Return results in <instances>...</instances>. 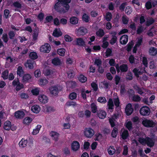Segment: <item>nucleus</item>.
<instances>
[{"label":"nucleus","mask_w":157,"mask_h":157,"mask_svg":"<svg viewBox=\"0 0 157 157\" xmlns=\"http://www.w3.org/2000/svg\"><path fill=\"white\" fill-rule=\"evenodd\" d=\"M96 35L99 37H102L105 34L104 30L102 29H99L96 33Z\"/></svg>","instance_id":"b1692460"},{"label":"nucleus","mask_w":157,"mask_h":157,"mask_svg":"<svg viewBox=\"0 0 157 157\" xmlns=\"http://www.w3.org/2000/svg\"><path fill=\"white\" fill-rule=\"evenodd\" d=\"M133 109L132 104L130 103L128 104L125 109V112L127 116L131 115L133 111Z\"/></svg>","instance_id":"1a4fd4ad"},{"label":"nucleus","mask_w":157,"mask_h":157,"mask_svg":"<svg viewBox=\"0 0 157 157\" xmlns=\"http://www.w3.org/2000/svg\"><path fill=\"white\" fill-rule=\"evenodd\" d=\"M94 133V130L91 128H86L84 132L85 136L88 138H91Z\"/></svg>","instance_id":"0eeeda50"},{"label":"nucleus","mask_w":157,"mask_h":157,"mask_svg":"<svg viewBox=\"0 0 157 157\" xmlns=\"http://www.w3.org/2000/svg\"><path fill=\"white\" fill-rule=\"evenodd\" d=\"M22 81L23 82H29L31 78V75L30 74H25L22 76Z\"/></svg>","instance_id":"dca6fc26"},{"label":"nucleus","mask_w":157,"mask_h":157,"mask_svg":"<svg viewBox=\"0 0 157 157\" xmlns=\"http://www.w3.org/2000/svg\"><path fill=\"white\" fill-rule=\"evenodd\" d=\"M108 105L109 109H114V105L112 98H109L108 102Z\"/></svg>","instance_id":"473e14b6"},{"label":"nucleus","mask_w":157,"mask_h":157,"mask_svg":"<svg viewBox=\"0 0 157 157\" xmlns=\"http://www.w3.org/2000/svg\"><path fill=\"white\" fill-rule=\"evenodd\" d=\"M79 81L82 83H85L87 80V77L82 74L80 75L79 77Z\"/></svg>","instance_id":"4c0bfd02"},{"label":"nucleus","mask_w":157,"mask_h":157,"mask_svg":"<svg viewBox=\"0 0 157 157\" xmlns=\"http://www.w3.org/2000/svg\"><path fill=\"white\" fill-rule=\"evenodd\" d=\"M9 71L6 70L4 71L2 73V77L4 80H6L8 78Z\"/></svg>","instance_id":"c85d7f7f"},{"label":"nucleus","mask_w":157,"mask_h":157,"mask_svg":"<svg viewBox=\"0 0 157 157\" xmlns=\"http://www.w3.org/2000/svg\"><path fill=\"white\" fill-rule=\"evenodd\" d=\"M128 152V148L127 145L124 146V149L122 153L123 155L126 156L127 155Z\"/></svg>","instance_id":"69168bd1"},{"label":"nucleus","mask_w":157,"mask_h":157,"mask_svg":"<svg viewBox=\"0 0 157 157\" xmlns=\"http://www.w3.org/2000/svg\"><path fill=\"white\" fill-rule=\"evenodd\" d=\"M87 33V30L84 27H81L79 28L77 31L76 34L78 36H84Z\"/></svg>","instance_id":"6e6552de"},{"label":"nucleus","mask_w":157,"mask_h":157,"mask_svg":"<svg viewBox=\"0 0 157 157\" xmlns=\"http://www.w3.org/2000/svg\"><path fill=\"white\" fill-rule=\"evenodd\" d=\"M91 108L92 112L93 113H95L97 112L98 109L96 105L93 103L91 105Z\"/></svg>","instance_id":"58836bf2"},{"label":"nucleus","mask_w":157,"mask_h":157,"mask_svg":"<svg viewBox=\"0 0 157 157\" xmlns=\"http://www.w3.org/2000/svg\"><path fill=\"white\" fill-rule=\"evenodd\" d=\"M20 97L22 99H26L28 98L29 96L27 94L22 93L20 94Z\"/></svg>","instance_id":"6e6d98bb"},{"label":"nucleus","mask_w":157,"mask_h":157,"mask_svg":"<svg viewBox=\"0 0 157 157\" xmlns=\"http://www.w3.org/2000/svg\"><path fill=\"white\" fill-rule=\"evenodd\" d=\"M129 134L128 131L127 130L124 129L122 132L121 136L122 138L125 140L127 139L129 136Z\"/></svg>","instance_id":"4be33fe9"},{"label":"nucleus","mask_w":157,"mask_h":157,"mask_svg":"<svg viewBox=\"0 0 157 157\" xmlns=\"http://www.w3.org/2000/svg\"><path fill=\"white\" fill-rule=\"evenodd\" d=\"M94 63L98 67L100 66L102 64V61L100 59H95Z\"/></svg>","instance_id":"13d9d810"},{"label":"nucleus","mask_w":157,"mask_h":157,"mask_svg":"<svg viewBox=\"0 0 157 157\" xmlns=\"http://www.w3.org/2000/svg\"><path fill=\"white\" fill-rule=\"evenodd\" d=\"M146 144L151 147H152L155 144V143L152 138L146 137Z\"/></svg>","instance_id":"4468645a"},{"label":"nucleus","mask_w":157,"mask_h":157,"mask_svg":"<svg viewBox=\"0 0 157 157\" xmlns=\"http://www.w3.org/2000/svg\"><path fill=\"white\" fill-rule=\"evenodd\" d=\"M51 136L52 139L55 141L58 140V138L59 136V134L58 132L54 131H52L50 132Z\"/></svg>","instance_id":"f3484780"},{"label":"nucleus","mask_w":157,"mask_h":157,"mask_svg":"<svg viewBox=\"0 0 157 157\" xmlns=\"http://www.w3.org/2000/svg\"><path fill=\"white\" fill-rule=\"evenodd\" d=\"M150 113L149 108L146 106H144L141 107L140 110V114L144 116H147L149 115Z\"/></svg>","instance_id":"20e7f679"},{"label":"nucleus","mask_w":157,"mask_h":157,"mask_svg":"<svg viewBox=\"0 0 157 157\" xmlns=\"http://www.w3.org/2000/svg\"><path fill=\"white\" fill-rule=\"evenodd\" d=\"M76 97L77 94L76 93L74 92H73L70 93L69 96V99L72 100L76 99Z\"/></svg>","instance_id":"864d4df0"},{"label":"nucleus","mask_w":157,"mask_h":157,"mask_svg":"<svg viewBox=\"0 0 157 157\" xmlns=\"http://www.w3.org/2000/svg\"><path fill=\"white\" fill-rule=\"evenodd\" d=\"M113 101L115 106L116 107L115 109L116 110H117V109L119 106L120 104V102L118 98H114L113 100Z\"/></svg>","instance_id":"c03bdc74"},{"label":"nucleus","mask_w":157,"mask_h":157,"mask_svg":"<svg viewBox=\"0 0 157 157\" xmlns=\"http://www.w3.org/2000/svg\"><path fill=\"white\" fill-rule=\"evenodd\" d=\"M38 100L40 102L44 104L47 102L48 98L46 95L42 94L39 96Z\"/></svg>","instance_id":"2eb2a0df"},{"label":"nucleus","mask_w":157,"mask_h":157,"mask_svg":"<svg viewBox=\"0 0 157 157\" xmlns=\"http://www.w3.org/2000/svg\"><path fill=\"white\" fill-rule=\"evenodd\" d=\"M157 49L154 47H151L149 50V53L150 55L155 56L157 54Z\"/></svg>","instance_id":"cd10ccee"},{"label":"nucleus","mask_w":157,"mask_h":157,"mask_svg":"<svg viewBox=\"0 0 157 157\" xmlns=\"http://www.w3.org/2000/svg\"><path fill=\"white\" fill-rule=\"evenodd\" d=\"M67 74L68 78H73L75 75V73L72 70H70L68 71Z\"/></svg>","instance_id":"603ef678"},{"label":"nucleus","mask_w":157,"mask_h":157,"mask_svg":"<svg viewBox=\"0 0 157 157\" xmlns=\"http://www.w3.org/2000/svg\"><path fill=\"white\" fill-rule=\"evenodd\" d=\"M29 58L32 59L31 60H33L36 59L38 57L36 53L34 52H31L29 54Z\"/></svg>","instance_id":"f704fd0d"},{"label":"nucleus","mask_w":157,"mask_h":157,"mask_svg":"<svg viewBox=\"0 0 157 157\" xmlns=\"http://www.w3.org/2000/svg\"><path fill=\"white\" fill-rule=\"evenodd\" d=\"M142 63L145 67H147L148 64L147 60L146 57L144 56L143 57Z\"/></svg>","instance_id":"338daca9"},{"label":"nucleus","mask_w":157,"mask_h":157,"mask_svg":"<svg viewBox=\"0 0 157 157\" xmlns=\"http://www.w3.org/2000/svg\"><path fill=\"white\" fill-rule=\"evenodd\" d=\"M54 5V9L58 12L60 13H64L67 12L70 9L69 4L71 0H57Z\"/></svg>","instance_id":"f257e3e1"},{"label":"nucleus","mask_w":157,"mask_h":157,"mask_svg":"<svg viewBox=\"0 0 157 157\" xmlns=\"http://www.w3.org/2000/svg\"><path fill=\"white\" fill-rule=\"evenodd\" d=\"M48 81L46 79L42 78L40 79L39 82V84L41 85L44 86L46 84Z\"/></svg>","instance_id":"79ce46f5"},{"label":"nucleus","mask_w":157,"mask_h":157,"mask_svg":"<svg viewBox=\"0 0 157 157\" xmlns=\"http://www.w3.org/2000/svg\"><path fill=\"white\" fill-rule=\"evenodd\" d=\"M76 44L80 46H84L86 45L85 41L82 38H76Z\"/></svg>","instance_id":"aec40b11"},{"label":"nucleus","mask_w":157,"mask_h":157,"mask_svg":"<svg viewBox=\"0 0 157 157\" xmlns=\"http://www.w3.org/2000/svg\"><path fill=\"white\" fill-rule=\"evenodd\" d=\"M76 102L71 101H68L66 103V105L68 106H72L73 107L76 106Z\"/></svg>","instance_id":"a18cd8bd"},{"label":"nucleus","mask_w":157,"mask_h":157,"mask_svg":"<svg viewBox=\"0 0 157 157\" xmlns=\"http://www.w3.org/2000/svg\"><path fill=\"white\" fill-rule=\"evenodd\" d=\"M31 110L34 113H38L40 111V107L39 105H35L32 107Z\"/></svg>","instance_id":"5701e85b"},{"label":"nucleus","mask_w":157,"mask_h":157,"mask_svg":"<svg viewBox=\"0 0 157 157\" xmlns=\"http://www.w3.org/2000/svg\"><path fill=\"white\" fill-rule=\"evenodd\" d=\"M142 123L144 127H153L155 125V123L153 121L147 119L143 120Z\"/></svg>","instance_id":"7ed1b4c3"},{"label":"nucleus","mask_w":157,"mask_h":157,"mask_svg":"<svg viewBox=\"0 0 157 157\" xmlns=\"http://www.w3.org/2000/svg\"><path fill=\"white\" fill-rule=\"evenodd\" d=\"M120 71L122 72H126L128 70V67L126 64H122L119 66Z\"/></svg>","instance_id":"a878e982"},{"label":"nucleus","mask_w":157,"mask_h":157,"mask_svg":"<svg viewBox=\"0 0 157 157\" xmlns=\"http://www.w3.org/2000/svg\"><path fill=\"white\" fill-rule=\"evenodd\" d=\"M2 39L5 43H7L9 40L7 35L6 33H4L3 34Z\"/></svg>","instance_id":"bf43d9fd"},{"label":"nucleus","mask_w":157,"mask_h":157,"mask_svg":"<svg viewBox=\"0 0 157 157\" xmlns=\"http://www.w3.org/2000/svg\"><path fill=\"white\" fill-rule=\"evenodd\" d=\"M112 17V14L110 12H108L106 13L105 17V19L108 21H110Z\"/></svg>","instance_id":"8fccbe9b"},{"label":"nucleus","mask_w":157,"mask_h":157,"mask_svg":"<svg viewBox=\"0 0 157 157\" xmlns=\"http://www.w3.org/2000/svg\"><path fill=\"white\" fill-rule=\"evenodd\" d=\"M78 19L75 17H72L70 19V22L72 24L75 25L78 22Z\"/></svg>","instance_id":"72a5a7b5"},{"label":"nucleus","mask_w":157,"mask_h":157,"mask_svg":"<svg viewBox=\"0 0 157 157\" xmlns=\"http://www.w3.org/2000/svg\"><path fill=\"white\" fill-rule=\"evenodd\" d=\"M82 19L85 22H88L89 21L90 18L86 13H84L82 16Z\"/></svg>","instance_id":"49530a36"},{"label":"nucleus","mask_w":157,"mask_h":157,"mask_svg":"<svg viewBox=\"0 0 157 157\" xmlns=\"http://www.w3.org/2000/svg\"><path fill=\"white\" fill-rule=\"evenodd\" d=\"M39 89L38 88L33 89L31 90V92L34 95L37 96L39 94Z\"/></svg>","instance_id":"37998d69"},{"label":"nucleus","mask_w":157,"mask_h":157,"mask_svg":"<svg viewBox=\"0 0 157 157\" xmlns=\"http://www.w3.org/2000/svg\"><path fill=\"white\" fill-rule=\"evenodd\" d=\"M11 128V123L9 121H6L4 123V128L6 130L9 131Z\"/></svg>","instance_id":"412c9836"},{"label":"nucleus","mask_w":157,"mask_h":157,"mask_svg":"<svg viewBox=\"0 0 157 157\" xmlns=\"http://www.w3.org/2000/svg\"><path fill=\"white\" fill-rule=\"evenodd\" d=\"M19 80L18 78H16L12 82V85L14 86H16L18 83H20Z\"/></svg>","instance_id":"774afa93"},{"label":"nucleus","mask_w":157,"mask_h":157,"mask_svg":"<svg viewBox=\"0 0 157 157\" xmlns=\"http://www.w3.org/2000/svg\"><path fill=\"white\" fill-rule=\"evenodd\" d=\"M128 40V36L127 35H124L121 36L120 38V42L123 45L127 44Z\"/></svg>","instance_id":"9d476101"},{"label":"nucleus","mask_w":157,"mask_h":157,"mask_svg":"<svg viewBox=\"0 0 157 157\" xmlns=\"http://www.w3.org/2000/svg\"><path fill=\"white\" fill-rule=\"evenodd\" d=\"M35 61L34 60L29 59L28 60L27 62L25 63V67H28L29 69H32L33 68V65Z\"/></svg>","instance_id":"f8f14e48"},{"label":"nucleus","mask_w":157,"mask_h":157,"mask_svg":"<svg viewBox=\"0 0 157 157\" xmlns=\"http://www.w3.org/2000/svg\"><path fill=\"white\" fill-rule=\"evenodd\" d=\"M10 13V11L8 9H5L4 11V17L6 19L8 18L9 16L11 15H9Z\"/></svg>","instance_id":"09e8293b"},{"label":"nucleus","mask_w":157,"mask_h":157,"mask_svg":"<svg viewBox=\"0 0 157 157\" xmlns=\"http://www.w3.org/2000/svg\"><path fill=\"white\" fill-rule=\"evenodd\" d=\"M98 117L101 119L105 118L106 116V113L104 111L101 110L98 113Z\"/></svg>","instance_id":"393cba45"},{"label":"nucleus","mask_w":157,"mask_h":157,"mask_svg":"<svg viewBox=\"0 0 157 157\" xmlns=\"http://www.w3.org/2000/svg\"><path fill=\"white\" fill-rule=\"evenodd\" d=\"M146 137L145 138H144L139 137L138 139V141L142 145L146 144Z\"/></svg>","instance_id":"5fc2aeb1"},{"label":"nucleus","mask_w":157,"mask_h":157,"mask_svg":"<svg viewBox=\"0 0 157 157\" xmlns=\"http://www.w3.org/2000/svg\"><path fill=\"white\" fill-rule=\"evenodd\" d=\"M41 128V125H37L36 126L35 129H33L32 132V134L33 135H36L38 134Z\"/></svg>","instance_id":"bb28decb"},{"label":"nucleus","mask_w":157,"mask_h":157,"mask_svg":"<svg viewBox=\"0 0 157 157\" xmlns=\"http://www.w3.org/2000/svg\"><path fill=\"white\" fill-rule=\"evenodd\" d=\"M25 115V113L22 111H18L15 113L14 116L16 117L18 119L23 118Z\"/></svg>","instance_id":"a211bd4d"},{"label":"nucleus","mask_w":157,"mask_h":157,"mask_svg":"<svg viewBox=\"0 0 157 157\" xmlns=\"http://www.w3.org/2000/svg\"><path fill=\"white\" fill-rule=\"evenodd\" d=\"M108 154L110 155H113L115 152V150L113 146H110L107 149Z\"/></svg>","instance_id":"c9c22d12"},{"label":"nucleus","mask_w":157,"mask_h":157,"mask_svg":"<svg viewBox=\"0 0 157 157\" xmlns=\"http://www.w3.org/2000/svg\"><path fill=\"white\" fill-rule=\"evenodd\" d=\"M52 63L55 66H58L61 64L60 59L58 57H55L53 59L52 61Z\"/></svg>","instance_id":"6ab92c4d"},{"label":"nucleus","mask_w":157,"mask_h":157,"mask_svg":"<svg viewBox=\"0 0 157 157\" xmlns=\"http://www.w3.org/2000/svg\"><path fill=\"white\" fill-rule=\"evenodd\" d=\"M32 119L30 117H25L23 120V123L24 124L29 125L32 121Z\"/></svg>","instance_id":"7c9ffc66"},{"label":"nucleus","mask_w":157,"mask_h":157,"mask_svg":"<svg viewBox=\"0 0 157 157\" xmlns=\"http://www.w3.org/2000/svg\"><path fill=\"white\" fill-rule=\"evenodd\" d=\"M51 50V47L50 45L48 43H45L44 45L41 46L40 48V51L41 52L45 53H49Z\"/></svg>","instance_id":"39448f33"},{"label":"nucleus","mask_w":157,"mask_h":157,"mask_svg":"<svg viewBox=\"0 0 157 157\" xmlns=\"http://www.w3.org/2000/svg\"><path fill=\"white\" fill-rule=\"evenodd\" d=\"M65 49L63 48L58 49L57 50L58 54L61 56H64L65 55Z\"/></svg>","instance_id":"e433bc0d"},{"label":"nucleus","mask_w":157,"mask_h":157,"mask_svg":"<svg viewBox=\"0 0 157 157\" xmlns=\"http://www.w3.org/2000/svg\"><path fill=\"white\" fill-rule=\"evenodd\" d=\"M9 38L10 39H13L15 36L14 32L13 31H10L8 33Z\"/></svg>","instance_id":"052dcab7"},{"label":"nucleus","mask_w":157,"mask_h":157,"mask_svg":"<svg viewBox=\"0 0 157 157\" xmlns=\"http://www.w3.org/2000/svg\"><path fill=\"white\" fill-rule=\"evenodd\" d=\"M91 86L94 91H96L98 90V85L95 82H92L91 84Z\"/></svg>","instance_id":"de8ad7c7"},{"label":"nucleus","mask_w":157,"mask_h":157,"mask_svg":"<svg viewBox=\"0 0 157 157\" xmlns=\"http://www.w3.org/2000/svg\"><path fill=\"white\" fill-rule=\"evenodd\" d=\"M125 127L129 131H130L132 128V122L131 121H128Z\"/></svg>","instance_id":"4d7b16f0"},{"label":"nucleus","mask_w":157,"mask_h":157,"mask_svg":"<svg viewBox=\"0 0 157 157\" xmlns=\"http://www.w3.org/2000/svg\"><path fill=\"white\" fill-rule=\"evenodd\" d=\"M118 133V129L117 128L114 127L111 132V136L114 138H116Z\"/></svg>","instance_id":"c756f323"},{"label":"nucleus","mask_w":157,"mask_h":157,"mask_svg":"<svg viewBox=\"0 0 157 157\" xmlns=\"http://www.w3.org/2000/svg\"><path fill=\"white\" fill-rule=\"evenodd\" d=\"M49 90L51 94L56 96L59 93V90L57 85L52 86L49 87Z\"/></svg>","instance_id":"423d86ee"},{"label":"nucleus","mask_w":157,"mask_h":157,"mask_svg":"<svg viewBox=\"0 0 157 157\" xmlns=\"http://www.w3.org/2000/svg\"><path fill=\"white\" fill-rule=\"evenodd\" d=\"M62 33L60 30L58 31L56 29L53 33V35L56 37H59L61 36Z\"/></svg>","instance_id":"a19ab883"},{"label":"nucleus","mask_w":157,"mask_h":157,"mask_svg":"<svg viewBox=\"0 0 157 157\" xmlns=\"http://www.w3.org/2000/svg\"><path fill=\"white\" fill-rule=\"evenodd\" d=\"M135 58L133 55H130L128 58V60L129 63L131 64H133L135 62Z\"/></svg>","instance_id":"680f3d73"},{"label":"nucleus","mask_w":157,"mask_h":157,"mask_svg":"<svg viewBox=\"0 0 157 157\" xmlns=\"http://www.w3.org/2000/svg\"><path fill=\"white\" fill-rule=\"evenodd\" d=\"M98 101L101 103H105L106 102V100L105 98L103 97H99L97 100Z\"/></svg>","instance_id":"3c124183"},{"label":"nucleus","mask_w":157,"mask_h":157,"mask_svg":"<svg viewBox=\"0 0 157 157\" xmlns=\"http://www.w3.org/2000/svg\"><path fill=\"white\" fill-rule=\"evenodd\" d=\"M17 76L22 77L25 74V71L22 66H19L17 68Z\"/></svg>","instance_id":"9b49d317"},{"label":"nucleus","mask_w":157,"mask_h":157,"mask_svg":"<svg viewBox=\"0 0 157 157\" xmlns=\"http://www.w3.org/2000/svg\"><path fill=\"white\" fill-rule=\"evenodd\" d=\"M71 148L73 150L76 151L80 148V144L78 142L76 141H74L71 145Z\"/></svg>","instance_id":"ddd939ff"},{"label":"nucleus","mask_w":157,"mask_h":157,"mask_svg":"<svg viewBox=\"0 0 157 157\" xmlns=\"http://www.w3.org/2000/svg\"><path fill=\"white\" fill-rule=\"evenodd\" d=\"M129 94V97L131 98L132 100L135 102H139L140 101L141 99L140 97L138 95H135V92L133 89H130L128 91Z\"/></svg>","instance_id":"f03ea898"},{"label":"nucleus","mask_w":157,"mask_h":157,"mask_svg":"<svg viewBox=\"0 0 157 157\" xmlns=\"http://www.w3.org/2000/svg\"><path fill=\"white\" fill-rule=\"evenodd\" d=\"M133 45L134 43L132 41L129 42L127 45V48L126 49V50L128 52H130L131 51V49L133 47Z\"/></svg>","instance_id":"ea45409f"},{"label":"nucleus","mask_w":157,"mask_h":157,"mask_svg":"<svg viewBox=\"0 0 157 157\" xmlns=\"http://www.w3.org/2000/svg\"><path fill=\"white\" fill-rule=\"evenodd\" d=\"M24 86V85L20 82V83H18L17 85L16 86V90L17 91H18L23 88Z\"/></svg>","instance_id":"e2e57ef3"},{"label":"nucleus","mask_w":157,"mask_h":157,"mask_svg":"<svg viewBox=\"0 0 157 157\" xmlns=\"http://www.w3.org/2000/svg\"><path fill=\"white\" fill-rule=\"evenodd\" d=\"M117 39V36L112 37L110 41V43L112 45L114 44L116 42Z\"/></svg>","instance_id":"0e129e2a"},{"label":"nucleus","mask_w":157,"mask_h":157,"mask_svg":"<svg viewBox=\"0 0 157 157\" xmlns=\"http://www.w3.org/2000/svg\"><path fill=\"white\" fill-rule=\"evenodd\" d=\"M27 143V140H25L22 138L21 141L19 142V145L20 147H23L26 146Z\"/></svg>","instance_id":"2f4dec72"}]
</instances>
